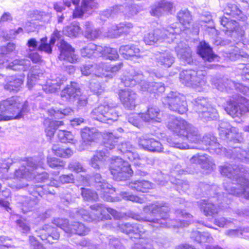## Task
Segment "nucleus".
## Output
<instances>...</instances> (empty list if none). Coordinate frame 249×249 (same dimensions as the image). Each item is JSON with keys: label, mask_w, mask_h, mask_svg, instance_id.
Returning <instances> with one entry per match:
<instances>
[{"label": "nucleus", "mask_w": 249, "mask_h": 249, "mask_svg": "<svg viewBox=\"0 0 249 249\" xmlns=\"http://www.w3.org/2000/svg\"><path fill=\"white\" fill-rule=\"evenodd\" d=\"M103 47L97 46L93 43H89L81 50V53L83 57L90 58L100 57L103 51Z\"/></svg>", "instance_id": "41"}, {"label": "nucleus", "mask_w": 249, "mask_h": 249, "mask_svg": "<svg viewBox=\"0 0 249 249\" xmlns=\"http://www.w3.org/2000/svg\"><path fill=\"white\" fill-rule=\"evenodd\" d=\"M103 50L100 57L103 56L111 60H116L119 57V54L116 49L106 47H103Z\"/></svg>", "instance_id": "55"}, {"label": "nucleus", "mask_w": 249, "mask_h": 249, "mask_svg": "<svg viewBox=\"0 0 249 249\" xmlns=\"http://www.w3.org/2000/svg\"><path fill=\"white\" fill-rule=\"evenodd\" d=\"M90 208L92 211L90 213L83 208L75 209L71 215L73 218L83 219L88 222L110 219V215L115 220L119 219L123 217L121 213L101 204H94L91 205Z\"/></svg>", "instance_id": "7"}, {"label": "nucleus", "mask_w": 249, "mask_h": 249, "mask_svg": "<svg viewBox=\"0 0 249 249\" xmlns=\"http://www.w3.org/2000/svg\"><path fill=\"white\" fill-rule=\"evenodd\" d=\"M192 102L193 104V109L203 122L215 120L218 118V113L217 110L207 98L198 97Z\"/></svg>", "instance_id": "14"}, {"label": "nucleus", "mask_w": 249, "mask_h": 249, "mask_svg": "<svg viewBox=\"0 0 249 249\" xmlns=\"http://www.w3.org/2000/svg\"><path fill=\"white\" fill-rule=\"evenodd\" d=\"M241 79L244 84L236 83L226 76H216L211 79L212 84L218 90L233 93L226 102L225 110L231 117L240 118L249 112V104L247 99L236 93L234 90L245 93L246 87L249 88V65L244 68L241 75Z\"/></svg>", "instance_id": "2"}, {"label": "nucleus", "mask_w": 249, "mask_h": 249, "mask_svg": "<svg viewBox=\"0 0 249 249\" xmlns=\"http://www.w3.org/2000/svg\"><path fill=\"white\" fill-rule=\"evenodd\" d=\"M106 160V156L105 152L97 151L91 158L89 164L94 168L99 169L104 165Z\"/></svg>", "instance_id": "46"}, {"label": "nucleus", "mask_w": 249, "mask_h": 249, "mask_svg": "<svg viewBox=\"0 0 249 249\" xmlns=\"http://www.w3.org/2000/svg\"><path fill=\"white\" fill-rule=\"evenodd\" d=\"M81 28L79 23L74 22L70 25L65 27L63 30V33L69 37H76L81 32Z\"/></svg>", "instance_id": "52"}, {"label": "nucleus", "mask_w": 249, "mask_h": 249, "mask_svg": "<svg viewBox=\"0 0 249 249\" xmlns=\"http://www.w3.org/2000/svg\"><path fill=\"white\" fill-rule=\"evenodd\" d=\"M179 23H175L172 24H177V27L181 28L182 32L185 34L192 33L197 35L199 33V26L197 24L192 25V16L191 13L187 9L181 10L178 12L177 16Z\"/></svg>", "instance_id": "20"}, {"label": "nucleus", "mask_w": 249, "mask_h": 249, "mask_svg": "<svg viewBox=\"0 0 249 249\" xmlns=\"http://www.w3.org/2000/svg\"><path fill=\"white\" fill-rule=\"evenodd\" d=\"M218 130L220 137L230 142L242 143L244 141L242 133L239 132L237 128L232 126L227 121H218Z\"/></svg>", "instance_id": "18"}, {"label": "nucleus", "mask_w": 249, "mask_h": 249, "mask_svg": "<svg viewBox=\"0 0 249 249\" xmlns=\"http://www.w3.org/2000/svg\"><path fill=\"white\" fill-rule=\"evenodd\" d=\"M81 190L84 199L87 201H95L98 199V195L95 192L84 188H81Z\"/></svg>", "instance_id": "59"}, {"label": "nucleus", "mask_w": 249, "mask_h": 249, "mask_svg": "<svg viewBox=\"0 0 249 249\" xmlns=\"http://www.w3.org/2000/svg\"><path fill=\"white\" fill-rule=\"evenodd\" d=\"M60 37V31L55 29L52 34L49 43H47V37H44L40 39V44L37 47L38 42L35 38H31L27 42L28 47L33 50L37 49L41 52H45L47 53H51L52 47L54 45L56 40Z\"/></svg>", "instance_id": "21"}, {"label": "nucleus", "mask_w": 249, "mask_h": 249, "mask_svg": "<svg viewBox=\"0 0 249 249\" xmlns=\"http://www.w3.org/2000/svg\"><path fill=\"white\" fill-rule=\"evenodd\" d=\"M178 24H171L166 28L156 29L146 34L143 40L146 45H153L157 42H165L170 43L176 38L181 29L177 27Z\"/></svg>", "instance_id": "10"}, {"label": "nucleus", "mask_w": 249, "mask_h": 249, "mask_svg": "<svg viewBox=\"0 0 249 249\" xmlns=\"http://www.w3.org/2000/svg\"><path fill=\"white\" fill-rule=\"evenodd\" d=\"M66 81L65 77L61 75L52 76L47 80L46 84L42 86V89L47 92H54L59 89L61 85Z\"/></svg>", "instance_id": "34"}, {"label": "nucleus", "mask_w": 249, "mask_h": 249, "mask_svg": "<svg viewBox=\"0 0 249 249\" xmlns=\"http://www.w3.org/2000/svg\"><path fill=\"white\" fill-rule=\"evenodd\" d=\"M232 223V220L230 218L224 217L216 218L214 220V224L220 228L228 227Z\"/></svg>", "instance_id": "64"}, {"label": "nucleus", "mask_w": 249, "mask_h": 249, "mask_svg": "<svg viewBox=\"0 0 249 249\" xmlns=\"http://www.w3.org/2000/svg\"><path fill=\"white\" fill-rule=\"evenodd\" d=\"M216 186L215 185H210L204 182H200L198 185V188L196 192V194L198 195L210 196L216 195V197H219L218 193L215 191L216 190Z\"/></svg>", "instance_id": "45"}, {"label": "nucleus", "mask_w": 249, "mask_h": 249, "mask_svg": "<svg viewBox=\"0 0 249 249\" xmlns=\"http://www.w3.org/2000/svg\"><path fill=\"white\" fill-rule=\"evenodd\" d=\"M175 57L168 50L157 52L155 53V60L158 66L169 68L175 62Z\"/></svg>", "instance_id": "31"}, {"label": "nucleus", "mask_w": 249, "mask_h": 249, "mask_svg": "<svg viewBox=\"0 0 249 249\" xmlns=\"http://www.w3.org/2000/svg\"><path fill=\"white\" fill-rule=\"evenodd\" d=\"M224 12L227 15L231 16L238 20L245 21L247 19V16L235 4L228 3L224 9Z\"/></svg>", "instance_id": "43"}, {"label": "nucleus", "mask_w": 249, "mask_h": 249, "mask_svg": "<svg viewBox=\"0 0 249 249\" xmlns=\"http://www.w3.org/2000/svg\"><path fill=\"white\" fill-rule=\"evenodd\" d=\"M119 52L123 57L127 59L131 57H142L140 50L134 45L121 46L120 48Z\"/></svg>", "instance_id": "39"}, {"label": "nucleus", "mask_w": 249, "mask_h": 249, "mask_svg": "<svg viewBox=\"0 0 249 249\" xmlns=\"http://www.w3.org/2000/svg\"><path fill=\"white\" fill-rule=\"evenodd\" d=\"M109 170L114 179L116 181L128 179L133 172L130 164L119 157L112 160Z\"/></svg>", "instance_id": "16"}, {"label": "nucleus", "mask_w": 249, "mask_h": 249, "mask_svg": "<svg viewBox=\"0 0 249 249\" xmlns=\"http://www.w3.org/2000/svg\"><path fill=\"white\" fill-rule=\"evenodd\" d=\"M106 238L108 241V247L110 249H125L118 238L112 235H109Z\"/></svg>", "instance_id": "61"}, {"label": "nucleus", "mask_w": 249, "mask_h": 249, "mask_svg": "<svg viewBox=\"0 0 249 249\" xmlns=\"http://www.w3.org/2000/svg\"><path fill=\"white\" fill-rule=\"evenodd\" d=\"M125 75L121 78L122 84L125 87H132L139 84L141 89L142 91H147L154 96H159L165 91V86L163 83L160 82L147 83L143 79V75L141 71L131 68L128 70Z\"/></svg>", "instance_id": "8"}, {"label": "nucleus", "mask_w": 249, "mask_h": 249, "mask_svg": "<svg viewBox=\"0 0 249 249\" xmlns=\"http://www.w3.org/2000/svg\"><path fill=\"white\" fill-rule=\"evenodd\" d=\"M191 237L198 243H211L213 241L212 236L207 232L201 233L198 231H193L191 233Z\"/></svg>", "instance_id": "48"}, {"label": "nucleus", "mask_w": 249, "mask_h": 249, "mask_svg": "<svg viewBox=\"0 0 249 249\" xmlns=\"http://www.w3.org/2000/svg\"><path fill=\"white\" fill-rule=\"evenodd\" d=\"M81 135L83 140L82 144L87 145L96 138L98 135L97 130L93 127H85L81 130Z\"/></svg>", "instance_id": "44"}, {"label": "nucleus", "mask_w": 249, "mask_h": 249, "mask_svg": "<svg viewBox=\"0 0 249 249\" xmlns=\"http://www.w3.org/2000/svg\"><path fill=\"white\" fill-rule=\"evenodd\" d=\"M60 51L59 59L65 60L71 63H75L77 56L74 53V49L70 44L63 40H61L57 44Z\"/></svg>", "instance_id": "27"}, {"label": "nucleus", "mask_w": 249, "mask_h": 249, "mask_svg": "<svg viewBox=\"0 0 249 249\" xmlns=\"http://www.w3.org/2000/svg\"><path fill=\"white\" fill-rule=\"evenodd\" d=\"M143 210L145 213L150 214L153 216L159 214L160 218H150L147 216L142 217L140 214L135 213H130L129 216L133 219L142 222H148L150 224L147 225L153 228H179L184 227L188 226L190 221L185 220L184 218H191L192 215L186 212L185 211L177 210L176 213L182 217V219L173 220L169 218L168 213L169 211V208L166 205V203L160 201H154L146 206H145Z\"/></svg>", "instance_id": "4"}, {"label": "nucleus", "mask_w": 249, "mask_h": 249, "mask_svg": "<svg viewBox=\"0 0 249 249\" xmlns=\"http://www.w3.org/2000/svg\"><path fill=\"white\" fill-rule=\"evenodd\" d=\"M175 51L178 58L185 64H191L193 62L192 51L186 45L181 42L175 47Z\"/></svg>", "instance_id": "36"}, {"label": "nucleus", "mask_w": 249, "mask_h": 249, "mask_svg": "<svg viewBox=\"0 0 249 249\" xmlns=\"http://www.w3.org/2000/svg\"><path fill=\"white\" fill-rule=\"evenodd\" d=\"M6 83L4 85V89L9 92H17L22 88L23 80L17 76H11L6 78Z\"/></svg>", "instance_id": "38"}, {"label": "nucleus", "mask_w": 249, "mask_h": 249, "mask_svg": "<svg viewBox=\"0 0 249 249\" xmlns=\"http://www.w3.org/2000/svg\"><path fill=\"white\" fill-rule=\"evenodd\" d=\"M120 196L122 198L126 200H129L139 204H142L144 202V200L143 198L140 197L136 195H132L127 192H121Z\"/></svg>", "instance_id": "60"}, {"label": "nucleus", "mask_w": 249, "mask_h": 249, "mask_svg": "<svg viewBox=\"0 0 249 249\" xmlns=\"http://www.w3.org/2000/svg\"><path fill=\"white\" fill-rule=\"evenodd\" d=\"M120 13L119 6L116 5L103 11L100 15L101 19L106 20L107 18H113L116 15Z\"/></svg>", "instance_id": "56"}, {"label": "nucleus", "mask_w": 249, "mask_h": 249, "mask_svg": "<svg viewBox=\"0 0 249 249\" xmlns=\"http://www.w3.org/2000/svg\"><path fill=\"white\" fill-rule=\"evenodd\" d=\"M167 126L177 136L182 139L186 138L191 143L203 145L191 146L185 142H180L178 139H168L167 142L171 147L180 149L194 148L206 150L208 145L215 144V136L209 134L205 135L201 139L197 128L180 118L174 116H170Z\"/></svg>", "instance_id": "3"}, {"label": "nucleus", "mask_w": 249, "mask_h": 249, "mask_svg": "<svg viewBox=\"0 0 249 249\" xmlns=\"http://www.w3.org/2000/svg\"><path fill=\"white\" fill-rule=\"evenodd\" d=\"M119 137L120 136L112 132L107 133L104 138L105 147L107 148L106 150H107V149L110 150L115 149Z\"/></svg>", "instance_id": "50"}, {"label": "nucleus", "mask_w": 249, "mask_h": 249, "mask_svg": "<svg viewBox=\"0 0 249 249\" xmlns=\"http://www.w3.org/2000/svg\"><path fill=\"white\" fill-rule=\"evenodd\" d=\"M137 141L139 147L146 151L158 153L163 152V148L161 143L148 134H143L138 137Z\"/></svg>", "instance_id": "22"}, {"label": "nucleus", "mask_w": 249, "mask_h": 249, "mask_svg": "<svg viewBox=\"0 0 249 249\" xmlns=\"http://www.w3.org/2000/svg\"><path fill=\"white\" fill-rule=\"evenodd\" d=\"M72 112L73 111L70 107H67L63 109L53 107L48 110L49 114L55 119H62L66 116L71 114Z\"/></svg>", "instance_id": "49"}, {"label": "nucleus", "mask_w": 249, "mask_h": 249, "mask_svg": "<svg viewBox=\"0 0 249 249\" xmlns=\"http://www.w3.org/2000/svg\"><path fill=\"white\" fill-rule=\"evenodd\" d=\"M89 88L91 91L95 94H99L104 91V88L99 80L92 79L90 83Z\"/></svg>", "instance_id": "63"}, {"label": "nucleus", "mask_w": 249, "mask_h": 249, "mask_svg": "<svg viewBox=\"0 0 249 249\" xmlns=\"http://www.w3.org/2000/svg\"><path fill=\"white\" fill-rule=\"evenodd\" d=\"M85 26V36L90 39L98 38L101 35V31L97 29L92 28V24L90 22H86Z\"/></svg>", "instance_id": "54"}, {"label": "nucleus", "mask_w": 249, "mask_h": 249, "mask_svg": "<svg viewBox=\"0 0 249 249\" xmlns=\"http://www.w3.org/2000/svg\"><path fill=\"white\" fill-rule=\"evenodd\" d=\"M213 198H209L207 200L202 199L197 202L198 205L200 210L206 216H213L218 213L219 209V206H217V204H214L215 202Z\"/></svg>", "instance_id": "32"}, {"label": "nucleus", "mask_w": 249, "mask_h": 249, "mask_svg": "<svg viewBox=\"0 0 249 249\" xmlns=\"http://www.w3.org/2000/svg\"><path fill=\"white\" fill-rule=\"evenodd\" d=\"M162 102L170 110L180 114H183L188 110L185 96L177 91H170L162 98Z\"/></svg>", "instance_id": "15"}, {"label": "nucleus", "mask_w": 249, "mask_h": 249, "mask_svg": "<svg viewBox=\"0 0 249 249\" xmlns=\"http://www.w3.org/2000/svg\"><path fill=\"white\" fill-rule=\"evenodd\" d=\"M124 156V158L128 159L130 161H134V164L135 165H138L140 163V156L137 152L134 151V147L127 152Z\"/></svg>", "instance_id": "62"}, {"label": "nucleus", "mask_w": 249, "mask_h": 249, "mask_svg": "<svg viewBox=\"0 0 249 249\" xmlns=\"http://www.w3.org/2000/svg\"><path fill=\"white\" fill-rule=\"evenodd\" d=\"M61 95L79 108L85 107L88 103L87 96L81 93L79 85L74 82H71L61 91Z\"/></svg>", "instance_id": "17"}, {"label": "nucleus", "mask_w": 249, "mask_h": 249, "mask_svg": "<svg viewBox=\"0 0 249 249\" xmlns=\"http://www.w3.org/2000/svg\"><path fill=\"white\" fill-rule=\"evenodd\" d=\"M52 149L53 153L60 157L68 158L73 154V152L71 149L69 148H64L58 144H53Z\"/></svg>", "instance_id": "51"}, {"label": "nucleus", "mask_w": 249, "mask_h": 249, "mask_svg": "<svg viewBox=\"0 0 249 249\" xmlns=\"http://www.w3.org/2000/svg\"><path fill=\"white\" fill-rule=\"evenodd\" d=\"M197 53L205 61L208 62L214 61L217 57V55L213 53L212 48L205 41L200 42L197 47Z\"/></svg>", "instance_id": "37"}, {"label": "nucleus", "mask_w": 249, "mask_h": 249, "mask_svg": "<svg viewBox=\"0 0 249 249\" xmlns=\"http://www.w3.org/2000/svg\"><path fill=\"white\" fill-rule=\"evenodd\" d=\"M48 124V126L45 128V132L48 137H52L53 136L56 130L58 129L59 126L63 124L62 121H45V124Z\"/></svg>", "instance_id": "53"}, {"label": "nucleus", "mask_w": 249, "mask_h": 249, "mask_svg": "<svg viewBox=\"0 0 249 249\" xmlns=\"http://www.w3.org/2000/svg\"><path fill=\"white\" fill-rule=\"evenodd\" d=\"M190 161L192 164H199L207 173L214 170L216 167L213 158L207 154L195 155L190 159Z\"/></svg>", "instance_id": "26"}, {"label": "nucleus", "mask_w": 249, "mask_h": 249, "mask_svg": "<svg viewBox=\"0 0 249 249\" xmlns=\"http://www.w3.org/2000/svg\"><path fill=\"white\" fill-rule=\"evenodd\" d=\"M91 117L100 122L109 124V121H117L119 115L115 109L104 103L95 107L90 113Z\"/></svg>", "instance_id": "19"}, {"label": "nucleus", "mask_w": 249, "mask_h": 249, "mask_svg": "<svg viewBox=\"0 0 249 249\" xmlns=\"http://www.w3.org/2000/svg\"><path fill=\"white\" fill-rule=\"evenodd\" d=\"M142 120L147 123H160L161 121V115L159 107L149 106L146 112L141 113Z\"/></svg>", "instance_id": "35"}, {"label": "nucleus", "mask_w": 249, "mask_h": 249, "mask_svg": "<svg viewBox=\"0 0 249 249\" xmlns=\"http://www.w3.org/2000/svg\"><path fill=\"white\" fill-rule=\"evenodd\" d=\"M215 142V144H213V145H208L206 150L213 154L224 155L230 159H237L243 162L249 163V144L247 150L236 147H232V149L228 150L222 147L217 142L216 137Z\"/></svg>", "instance_id": "12"}, {"label": "nucleus", "mask_w": 249, "mask_h": 249, "mask_svg": "<svg viewBox=\"0 0 249 249\" xmlns=\"http://www.w3.org/2000/svg\"><path fill=\"white\" fill-rule=\"evenodd\" d=\"M132 28L133 25L130 22H124L113 25L108 29L106 36L111 38H118L123 35L128 34Z\"/></svg>", "instance_id": "29"}, {"label": "nucleus", "mask_w": 249, "mask_h": 249, "mask_svg": "<svg viewBox=\"0 0 249 249\" xmlns=\"http://www.w3.org/2000/svg\"><path fill=\"white\" fill-rule=\"evenodd\" d=\"M174 8L172 2L161 0L156 2L151 6L150 15L156 17H160L164 15L172 14Z\"/></svg>", "instance_id": "24"}, {"label": "nucleus", "mask_w": 249, "mask_h": 249, "mask_svg": "<svg viewBox=\"0 0 249 249\" xmlns=\"http://www.w3.org/2000/svg\"><path fill=\"white\" fill-rule=\"evenodd\" d=\"M120 100L124 106L128 109L132 110L136 107V93L129 89H121L119 92Z\"/></svg>", "instance_id": "30"}, {"label": "nucleus", "mask_w": 249, "mask_h": 249, "mask_svg": "<svg viewBox=\"0 0 249 249\" xmlns=\"http://www.w3.org/2000/svg\"><path fill=\"white\" fill-rule=\"evenodd\" d=\"M29 110L28 102L23 104L19 102L18 97L12 96L0 102V112L4 115H0V121L4 119H19Z\"/></svg>", "instance_id": "9"}, {"label": "nucleus", "mask_w": 249, "mask_h": 249, "mask_svg": "<svg viewBox=\"0 0 249 249\" xmlns=\"http://www.w3.org/2000/svg\"><path fill=\"white\" fill-rule=\"evenodd\" d=\"M78 245L81 247V249H105L107 246L106 242L103 241L98 244L94 241L86 239L81 240Z\"/></svg>", "instance_id": "47"}, {"label": "nucleus", "mask_w": 249, "mask_h": 249, "mask_svg": "<svg viewBox=\"0 0 249 249\" xmlns=\"http://www.w3.org/2000/svg\"><path fill=\"white\" fill-rule=\"evenodd\" d=\"M93 178L97 189L103 192V199L107 201H113V198L110 195L115 192V189L103 179L100 174H95Z\"/></svg>", "instance_id": "23"}, {"label": "nucleus", "mask_w": 249, "mask_h": 249, "mask_svg": "<svg viewBox=\"0 0 249 249\" xmlns=\"http://www.w3.org/2000/svg\"><path fill=\"white\" fill-rule=\"evenodd\" d=\"M15 49V45L12 43H8L6 46L0 47V69L5 68L14 71H27L31 65L29 59H16L8 63L5 61V55L13 52Z\"/></svg>", "instance_id": "13"}, {"label": "nucleus", "mask_w": 249, "mask_h": 249, "mask_svg": "<svg viewBox=\"0 0 249 249\" xmlns=\"http://www.w3.org/2000/svg\"><path fill=\"white\" fill-rule=\"evenodd\" d=\"M220 22L224 28L223 30L225 32V34L231 36L234 40V42H232L231 40L226 39L220 43L221 45H229L232 47L227 53V56L231 61H236L242 58H248V53L239 48L243 45V43L236 42L237 40L242 39L245 33L244 30L235 20L230 19L225 16L220 18Z\"/></svg>", "instance_id": "6"}, {"label": "nucleus", "mask_w": 249, "mask_h": 249, "mask_svg": "<svg viewBox=\"0 0 249 249\" xmlns=\"http://www.w3.org/2000/svg\"><path fill=\"white\" fill-rule=\"evenodd\" d=\"M73 4L76 6L75 10L73 12L74 18H80L84 13H88L91 10L98 8V4L95 2V0H82L81 5L78 6L80 0H71Z\"/></svg>", "instance_id": "25"}, {"label": "nucleus", "mask_w": 249, "mask_h": 249, "mask_svg": "<svg viewBox=\"0 0 249 249\" xmlns=\"http://www.w3.org/2000/svg\"><path fill=\"white\" fill-rule=\"evenodd\" d=\"M181 83L198 91L203 90L207 83L206 72L193 70L182 71L179 74Z\"/></svg>", "instance_id": "11"}, {"label": "nucleus", "mask_w": 249, "mask_h": 249, "mask_svg": "<svg viewBox=\"0 0 249 249\" xmlns=\"http://www.w3.org/2000/svg\"><path fill=\"white\" fill-rule=\"evenodd\" d=\"M38 236L46 242L52 244L54 241L57 240L60 236L59 232L56 228H54L50 225H46L43 226Z\"/></svg>", "instance_id": "33"}, {"label": "nucleus", "mask_w": 249, "mask_h": 249, "mask_svg": "<svg viewBox=\"0 0 249 249\" xmlns=\"http://www.w3.org/2000/svg\"><path fill=\"white\" fill-rule=\"evenodd\" d=\"M43 74L37 71H30L27 76V86L29 89H31L37 80H39L40 77Z\"/></svg>", "instance_id": "58"}, {"label": "nucleus", "mask_w": 249, "mask_h": 249, "mask_svg": "<svg viewBox=\"0 0 249 249\" xmlns=\"http://www.w3.org/2000/svg\"><path fill=\"white\" fill-rule=\"evenodd\" d=\"M219 170L222 176L228 178L223 182L227 193L249 199V174L247 169L240 165L226 163L219 167Z\"/></svg>", "instance_id": "5"}, {"label": "nucleus", "mask_w": 249, "mask_h": 249, "mask_svg": "<svg viewBox=\"0 0 249 249\" xmlns=\"http://www.w3.org/2000/svg\"><path fill=\"white\" fill-rule=\"evenodd\" d=\"M128 186L136 192L146 193L154 188V184L148 180L139 179L130 182Z\"/></svg>", "instance_id": "40"}, {"label": "nucleus", "mask_w": 249, "mask_h": 249, "mask_svg": "<svg viewBox=\"0 0 249 249\" xmlns=\"http://www.w3.org/2000/svg\"><path fill=\"white\" fill-rule=\"evenodd\" d=\"M44 162L38 158H30L22 161L21 167L16 170L15 173L17 178L27 180L35 179L38 182H49L46 185H29L27 184H17L11 185L10 187L20 189L27 187L29 194L35 198L29 197L26 198L23 205L22 211L24 213L31 211L32 208L37 203V197L39 196L48 200L52 199L55 192L53 187H58V181L54 179H49V175L46 172L36 174V170L38 168H43Z\"/></svg>", "instance_id": "1"}, {"label": "nucleus", "mask_w": 249, "mask_h": 249, "mask_svg": "<svg viewBox=\"0 0 249 249\" xmlns=\"http://www.w3.org/2000/svg\"><path fill=\"white\" fill-rule=\"evenodd\" d=\"M57 136L61 142L74 143L75 140L74 139V136L70 131L59 130L58 132Z\"/></svg>", "instance_id": "57"}, {"label": "nucleus", "mask_w": 249, "mask_h": 249, "mask_svg": "<svg viewBox=\"0 0 249 249\" xmlns=\"http://www.w3.org/2000/svg\"><path fill=\"white\" fill-rule=\"evenodd\" d=\"M89 231L88 228L79 222H72L69 223L68 229H66V233L69 235L75 234L79 235H85Z\"/></svg>", "instance_id": "42"}, {"label": "nucleus", "mask_w": 249, "mask_h": 249, "mask_svg": "<svg viewBox=\"0 0 249 249\" xmlns=\"http://www.w3.org/2000/svg\"><path fill=\"white\" fill-rule=\"evenodd\" d=\"M122 5H118L120 13L125 17L130 18L139 12L143 10V7L141 4L134 3V0H124Z\"/></svg>", "instance_id": "28"}]
</instances>
